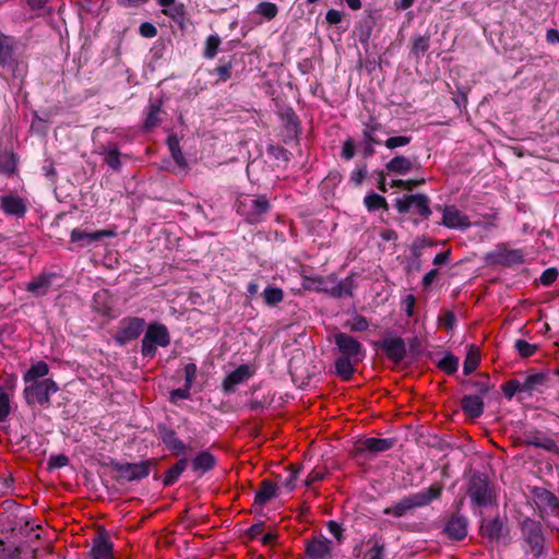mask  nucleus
I'll return each mask as SVG.
<instances>
[{
  "label": "nucleus",
  "instance_id": "nucleus-8",
  "mask_svg": "<svg viewBox=\"0 0 559 559\" xmlns=\"http://www.w3.org/2000/svg\"><path fill=\"white\" fill-rule=\"evenodd\" d=\"M429 203L430 200L426 194H405L395 200L394 206L401 214L413 213L427 219L431 215Z\"/></svg>",
  "mask_w": 559,
  "mask_h": 559
},
{
  "label": "nucleus",
  "instance_id": "nucleus-23",
  "mask_svg": "<svg viewBox=\"0 0 559 559\" xmlns=\"http://www.w3.org/2000/svg\"><path fill=\"white\" fill-rule=\"evenodd\" d=\"M0 207L5 214L16 217H23L27 210L25 201L16 194L1 195Z\"/></svg>",
  "mask_w": 559,
  "mask_h": 559
},
{
  "label": "nucleus",
  "instance_id": "nucleus-6",
  "mask_svg": "<svg viewBox=\"0 0 559 559\" xmlns=\"http://www.w3.org/2000/svg\"><path fill=\"white\" fill-rule=\"evenodd\" d=\"M467 493L472 503L479 508L490 506L495 500L488 476L479 472L472 473Z\"/></svg>",
  "mask_w": 559,
  "mask_h": 559
},
{
  "label": "nucleus",
  "instance_id": "nucleus-21",
  "mask_svg": "<svg viewBox=\"0 0 559 559\" xmlns=\"http://www.w3.org/2000/svg\"><path fill=\"white\" fill-rule=\"evenodd\" d=\"M442 224L448 228L460 229H467L472 226L468 217L463 215L462 212L453 205H447L442 209Z\"/></svg>",
  "mask_w": 559,
  "mask_h": 559
},
{
  "label": "nucleus",
  "instance_id": "nucleus-31",
  "mask_svg": "<svg viewBox=\"0 0 559 559\" xmlns=\"http://www.w3.org/2000/svg\"><path fill=\"white\" fill-rule=\"evenodd\" d=\"M359 359L340 356L335 360V373L345 381L352 379L355 372V365L359 362Z\"/></svg>",
  "mask_w": 559,
  "mask_h": 559
},
{
  "label": "nucleus",
  "instance_id": "nucleus-42",
  "mask_svg": "<svg viewBox=\"0 0 559 559\" xmlns=\"http://www.w3.org/2000/svg\"><path fill=\"white\" fill-rule=\"evenodd\" d=\"M264 302L267 306L274 307L283 301L284 292L280 287L269 285L262 293Z\"/></svg>",
  "mask_w": 559,
  "mask_h": 559
},
{
  "label": "nucleus",
  "instance_id": "nucleus-61",
  "mask_svg": "<svg viewBox=\"0 0 559 559\" xmlns=\"http://www.w3.org/2000/svg\"><path fill=\"white\" fill-rule=\"evenodd\" d=\"M559 273L556 267L546 269L540 275V283L544 286H550L558 277Z\"/></svg>",
  "mask_w": 559,
  "mask_h": 559
},
{
  "label": "nucleus",
  "instance_id": "nucleus-15",
  "mask_svg": "<svg viewBox=\"0 0 559 559\" xmlns=\"http://www.w3.org/2000/svg\"><path fill=\"white\" fill-rule=\"evenodd\" d=\"M395 444V439L393 438H366L358 440L355 444V455L362 456L366 452H370L372 454L385 452L391 450Z\"/></svg>",
  "mask_w": 559,
  "mask_h": 559
},
{
  "label": "nucleus",
  "instance_id": "nucleus-57",
  "mask_svg": "<svg viewBox=\"0 0 559 559\" xmlns=\"http://www.w3.org/2000/svg\"><path fill=\"white\" fill-rule=\"evenodd\" d=\"M10 411L9 395L0 388V423L9 416Z\"/></svg>",
  "mask_w": 559,
  "mask_h": 559
},
{
  "label": "nucleus",
  "instance_id": "nucleus-14",
  "mask_svg": "<svg viewBox=\"0 0 559 559\" xmlns=\"http://www.w3.org/2000/svg\"><path fill=\"white\" fill-rule=\"evenodd\" d=\"M17 66L14 38L0 31V67L15 76Z\"/></svg>",
  "mask_w": 559,
  "mask_h": 559
},
{
  "label": "nucleus",
  "instance_id": "nucleus-40",
  "mask_svg": "<svg viewBox=\"0 0 559 559\" xmlns=\"http://www.w3.org/2000/svg\"><path fill=\"white\" fill-rule=\"evenodd\" d=\"M548 377L544 372L533 373L525 377L522 382L523 392H532L544 385Z\"/></svg>",
  "mask_w": 559,
  "mask_h": 559
},
{
  "label": "nucleus",
  "instance_id": "nucleus-22",
  "mask_svg": "<svg viewBox=\"0 0 559 559\" xmlns=\"http://www.w3.org/2000/svg\"><path fill=\"white\" fill-rule=\"evenodd\" d=\"M381 348L384 350L388 359L399 364L406 356V346L402 337H385L381 343Z\"/></svg>",
  "mask_w": 559,
  "mask_h": 559
},
{
  "label": "nucleus",
  "instance_id": "nucleus-26",
  "mask_svg": "<svg viewBox=\"0 0 559 559\" xmlns=\"http://www.w3.org/2000/svg\"><path fill=\"white\" fill-rule=\"evenodd\" d=\"M17 164V154L8 146H0V173L7 177H12L16 174Z\"/></svg>",
  "mask_w": 559,
  "mask_h": 559
},
{
  "label": "nucleus",
  "instance_id": "nucleus-10",
  "mask_svg": "<svg viewBox=\"0 0 559 559\" xmlns=\"http://www.w3.org/2000/svg\"><path fill=\"white\" fill-rule=\"evenodd\" d=\"M146 322L143 318L126 317L119 322L118 331L114 335L115 342L123 346L136 340L145 330Z\"/></svg>",
  "mask_w": 559,
  "mask_h": 559
},
{
  "label": "nucleus",
  "instance_id": "nucleus-49",
  "mask_svg": "<svg viewBox=\"0 0 559 559\" xmlns=\"http://www.w3.org/2000/svg\"><path fill=\"white\" fill-rule=\"evenodd\" d=\"M344 326L350 332H365L369 328V322L365 317L356 314L353 320L346 321Z\"/></svg>",
  "mask_w": 559,
  "mask_h": 559
},
{
  "label": "nucleus",
  "instance_id": "nucleus-28",
  "mask_svg": "<svg viewBox=\"0 0 559 559\" xmlns=\"http://www.w3.org/2000/svg\"><path fill=\"white\" fill-rule=\"evenodd\" d=\"M461 408L471 418H478L484 413V401L478 394L464 395Z\"/></svg>",
  "mask_w": 559,
  "mask_h": 559
},
{
  "label": "nucleus",
  "instance_id": "nucleus-48",
  "mask_svg": "<svg viewBox=\"0 0 559 559\" xmlns=\"http://www.w3.org/2000/svg\"><path fill=\"white\" fill-rule=\"evenodd\" d=\"M499 262L503 265L521 264L524 262L523 254L520 250H504L500 254Z\"/></svg>",
  "mask_w": 559,
  "mask_h": 559
},
{
  "label": "nucleus",
  "instance_id": "nucleus-39",
  "mask_svg": "<svg viewBox=\"0 0 559 559\" xmlns=\"http://www.w3.org/2000/svg\"><path fill=\"white\" fill-rule=\"evenodd\" d=\"M266 152L278 163H287L290 157V153L282 145L281 142H267Z\"/></svg>",
  "mask_w": 559,
  "mask_h": 559
},
{
  "label": "nucleus",
  "instance_id": "nucleus-16",
  "mask_svg": "<svg viewBox=\"0 0 559 559\" xmlns=\"http://www.w3.org/2000/svg\"><path fill=\"white\" fill-rule=\"evenodd\" d=\"M144 121L143 129L151 131L162 124L167 118V112L163 108L162 99H150L148 104L144 108Z\"/></svg>",
  "mask_w": 559,
  "mask_h": 559
},
{
  "label": "nucleus",
  "instance_id": "nucleus-63",
  "mask_svg": "<svg viewBox=\"0 0 559 559\" xmlns=\"http://www.w3.org/2000/svg\"><path fill=\"white\" fill-rule=\"evenodd\" d=\"M190 390L186 384L182 388L175 389L170 392V402L177 403L178 400H188L190 397Z\"/></svg>",
  "mask_w": 559,
  "mask_h": 559
},
{
  "label": "nucleus",
  "instance_id": "nucleus-47",
  "mask_svg": "<svg viewBox=\"0 0 559 559\" xmlns=\"http://www.w3.org/2000/svg\"><path fill=\"white\" fill-rule=\"evenodd\" d=\"M104 162L112 168L115 171H119L121 168V153L117 148L105 150L103 152Z\"/></svg>",
  "mask_w": 559,
  "mask_h": 559
},
{
  "label": "nucleus",
  "instance_id": "nucleus-62",
  "mask_svg": "<svg viewBox=\"0 0 559 559\" xmlns=\"http://www.w3.org/2000/svg\"><path fill=\"white\" fill-rule=\"evenodd\" d=\"M69 457L64 454L51 455L48 461V467L50 469L61 468L69 464Z\"/></svg>",
  "mask_w": 559,
  "mask_h": 559
},
{
  "label": "nucleus",
  "instance_id": "nucleus-9",
  "mask_svg": "<svg viewBox=\"0 0 559 559\" xmlns=\"http://www.w3.org/2000/svg\"><path fill=\"white\" fill-rule=\"evenodd\" d=\"M155 465L154 460H146L139 463H120L111 461V468L119 474V478L127 481L141 480L148 476L151 466Z\"/></svg>",
  "mask_w": 559,
  "mask_h": 559
},
{
  "label": "nucleus",
  "instance_id": "nucleus-32",
  "mask_svg": "<svg viewBox=\"0 0 559 559\" xmlns=\"http://www.w3.org/2000/svg\"><path fill=\"white\" fill-rule=\"evenodd\" d=\"M277 485L270 479H263L260 489L255 492L254 503L264 506L276 496Z\"/></svg>",
  "mask_w": 559,
  "mask_h": 559
},
{
  "label": "nucleus",
  "instance_id": "nucleus-2",
  "mask_svg": "<svg viewBox=\"0 0 559 559\" xmlns=\"http://www.w3.org/2000/svg\"><path fill=\"white\" fill-rule=\"evenodd\" d=\"M522 549L525 555L539 559L547 554V539L539 521L525 518L520 523Z\"/></svg>",
  "mask_w": 559,
  "mask_h": 559
},
{
  "label": "nucleus",
  "instance_id": "nucleus-53",
  "mask_svg": "<svg viewBox=\"0 0 559 559\" xmlns=\"http://www.w3.org/2000/svg\"><path fill=\"white\" fill-rule=\"evenodd\" d=\"M233 62L229 60L223 64L217 66L214 69V73L217 74L216 83H223L231 78Z\"/></svg>",
  "mask_w": 559,
  "mask_h": 559
},
{
  "label": "nucleus",
  "instance_id": "nucleus-1",
  "mask_svg": "<svg viewBox=\"0 0 559 559\" xmlns=\"http://www.w3.org/2000/svg\"><path fill=\"white\" fill-rule=\"evenodd\" d=\"M442 493V485L433 484L419 492H414L403 497L394 504L385 508L383 514L394 518H403L416 508L428 506L431 501L438 499Z\"/></svg>",
  "mask_w": 559,
  "mask_h": 559
},
{
  "label": "nucleus",
  "instance_id": "nucleus-60",
  "mask_svg": "<svg viewBox=\"0 0 559 559\" xmlns=\"http://www.w3.org/2000/svg\"><path fill=\"white\" fill-rule=\"evenodd\" d=\"M198 368L193 362H189L185 366V384L188 388H192L197 378Z\"/></svg>",
  "mask_w": 559,
  "mask_h": 559
},
{
  "label": "nucleus",
  "instance_id": "nucleus-35",
  "mask_svg": "<svg viewBox=\"0 0 559 559\" xmlns=\"http://www.w3.org/2000/svg\"><path fill=\"white\" fill-rule=\"evenodd\" d=\"M188 465V460L186 457L179 459L165 474L163 479V484L165 487L174 485L180 475L185 472Z\"/></svg>",
  "mask_w": 559,
  "mask_h": 559
},
{
  "label": "nucleus",
  "instance_id": "nucleus-41",
  "mask_svg": "<svg viewBox=\"0 0 559 559\" xmlns=\"http://www.w3.org/2000/svg\"><path fill=\"white\" fill-rule=\"evenodd\" d=\"M222 39L217 34H212L206 37L204 49L202 52L203 58L207 60L214 59L217 53L221 46Z\"/></svg>",
  "mask_w": 559,
  "mask_h": 559
},
{
  "label": "nucleus",
  "instance_id": "nucleus-54",
  "mask_svg": "<svg viewBox=\"0 0 559 559\" xmlns=\"http://www.w3.org/2000/svg\"><path fill=\"white\" fill-rule=\"evenodd\" d=\"M504 396L511 400L516 392H523L522 382L518 379H511L502 385Z\"/></svg>",
  "mask_w": 559,
  "mask_h": 559
},
{
  "label": "nucleus",
  "instance_id": "nucleus-25",
  "mask_svg": "<svg viewBox=\"0 0 559 559\" xmlns=\"http://www.w3.org/2000/svg\"><path fill=\"white\" fill-rule=\"evenodd\" d=\"M535 503L540 511L555 513L559 509V499L545 488H534Z\"/></svg>",
  "mask_w": 559,
  "mask_h": 559
},
{
  "label": "nucleus",
  "instance_id": "nucleus-43",
  "mask_svg": "<svg viewBox=\"0 0 559 559\" xmlns=\"http://www.w3.org/2000/svg\"><path fill=\"white\" fill-rule=\"evenodd\" d=\"M412 160L404 156H396L386 164V168L390 171H394L401 175L408 173L412 169Z\"/></svg>",
  "mask_w": 559,
  "mask_h": 559
},
{
  "label": "nucleus",
  "instance_id": "nucleus-50",
  "mask_svg": "<svg viewBox=\"0 0 559 559\" xmlns=\"http://www.w3.org/2000/svg\"><path fill=\"white\" fill-rule=\"evenodd\" d=\"M514 347L518 350V353L520 354V356L523 358L533 356L535 354V352L537 350V345L531 344V343L526 342L525 340H521V338L515 341Z\"/></svg>",
  "mask_w": 559,
  "mask_h": 559
},
{
  "label": "nucleus",
  "instance_id": "nucleus-37",
  "mask_svg": "<svg viewBox=\"0 0 559 559\" xmlns=\"http://www.w3.org/2000/svg\"><path fill=\"white\" fill-rule=\"evenodd\" d=\"M49 373V366L45 361H37L32 365L31 368L24 374L25 383L40 381V378L46 377Z\"/></svg>",
  "mask_w": 559,
  "mask_h": 559
},
{
  "label": "nucleus",
  "instance_id": "nucleus-56",
  "mask_svg": "<svg viewBox=\"0 0 559 559\" xmlns=\"http://www.w3.org/2000/svg\"><path fill=\"white\" fill-rule=\"evenodd\" d=\"M328 471L325 467H316L309 473L307 479L305 480V485L307 487H311L314 483L322 480Z\"/></svg>",
  "mask_w": 559,
  "mask_h": 559
},
{
  "label": "nucleus",
  "instance_id": "nucleus-7",
  "mask_svg": "<svg viewBox=\"0 0 559 559\" xmlns=\"http://www.w3.org/2000/svg\"><path fill=\"white\" fill-rule=\"evenodd\" d=\"M59 391L58 384L52 379H43L27 383L23 391L25 402L28 406L36 404L48 407L50 405V395Z\"/></svg>",
  "mask_w": 559,
  "mask_h": 559
},
{
  "label": "nucleus",
  "instance_id": "nucleus-55",
  "mask_svg": "<svg viewBox=\"0 0 559 559\" xmlns=\"http://www.w3.org/2000/svg\"><path fill=\"white\" fill-rule=\"evenodd\" d=\"M481 221L475 222V226L483 227L485 229H492L497 227L496 221L498 219V213L491 212L488 214L481 215Z\"/></svg>",
  "mask_w": 559,
  "mask_h": 559
},
{
  "label": "nucleus",
  "instance_id": "nucleus-13",
  "mask_svg": "<svg viewBox=\"0 0 559 559\" xmlns=\"http://www.w3.org/2000/svg\"><path fill=\"white\" fill-rule=\"evenodd\" d=\"M305 555L308 559H332L333 543L323 535L313 536L306 542Z\"/></svg>",
  "mask_w": 559,
  "mask_h": 559
},
{
  "label": "nucleus",
  "instance_id": "nucleus-36",
  "mask_svg": "<svg viewBox=\"0 0 559 559\" xmlns=\"http://www.w3.org/2000/svg\"><path fill=\"white\" fill-rule=\"evenodd\" d=\"M480 362V350L475 345H469L463 364V372L468 376L474 372Z\"/></svg>",
  "mask_w": 559,
  "mask_h": 559
},
{
  "label": "nucleus",
  "instance_id": "nucleus-38",
  "mask_svg": "<svg viewBox=\"0 0 559 559\" xmlns=\"http://www.w3.org/2000/svg\"><path fill=\"white\" fill-rule=\"evenodd\" d=\"M51 283L50 275H40L27 284V290L36 296H43L47 293Z\"/></svg>",
  "mask_w": 559,
  "mask_h": 559
},
{
  "label": "nucleus",
  "instance_id": "nucleus-45",
  "mask_svg": "<svg viewBox=\"0 0 559 559\" xmlns=\"http://www.w3.org/2000/svg\"><path fill=\"white\" fill-rule=\"evenodd\" d=\"M364 203L370 212L377 211L379 209L388 210L386 200L382 195L374 192L367 194L364 199Z\"/></svg>",
  "mask_w": 559,
  "mask_h": 559
},
{
  "label": "nucleus",
  "instance_id": "nucleus-52",
  "mask_svg": "<svg viewBox=\"0 0 559 559\" xmlns=\"http://www.w3.org/2000/svg\"><path fill=\"white\" fill-rule=\"evenodd\" d=\"M167 144H168L169 151H170L171 156H173L174 160L176 162V164L182 168L187 167L188 164L182 154V148L179 145L180 142H167Z\"/></svg>",
  "mask_w": 559,
  "mask_h": 559
},
{
  "label": "nucleus",
  "instance_id": "nucleus-33",
  "mask_svg": "<svg viewBox=\"0 0 559 559\" xmlns=\"http://www.w3.org/2000/svg\"><path fill=\"white\" fill-rule=\"evenodd\" d=\"M411 53L420 59L430 48V34H415L412 36Z\"/></svg>",
  "mask_w": 559,
  "mask_h": 559
},
{
  "label": "nucleus",
  "instance_id": "nucleus-30",
  "mask_svg": "<svg viewBox=\"0 0 559 559\" xmlns=\"http://www.w3.org/2000/svg\"><path fill=\"white\" fill-rule=\"evenodd\" d=\"M504 525L502 520L499 516H496L489 521H483L480 526L481 536L490 539V540H499L503 535Z\"/></svg>",
  "mask_w": 559,
  "mask_h": 559
},
{
  "label": "nucleus",
  "instance_id": "nucleus-18",
  "mask_svg": "<svg viewBox=\"0 0 559 559\" xmlns=\"http://www.w3.org/2000/svg\"><path fill=\"white\" fill-rule=\"evenodd\" d=\"M278 117L288 139L297 140L301 132L300 120L295 110L289 106H282L278 109Z\"/></svg>",
  "mask_w": 559,
  "mask_h": 559
},
{
  "label": "nucleus",
  "instance_id": "nucleus-51",
  "mask_svg": "<svg viewBox=\"0 0 559 559\" xmlns=\"http://www.w3.org/2000/svg\"><path fill=\"white\" fill-rule=\"evenodd\" d=\"M162 13L174 20L175 22H182L185 17V5L182 3L174 4L162 10Z\"/></svg>",
  "mask_w": 559,
  "mask_h": 559
},
{
  "label": "nucleus",
  "instance_id": "nucleus-29",
  "mask_svg": "<svg viewBox=\"0 0 559 559\" xmlns=\"http://www.w3.org/2000/svg\"><path fill=\"white\" fill-rule=\"evenodd\" d=\"M216 465V457L209 451L199 452L191 461L193 472L199 476L213 469Z\"/></svg>",
  "mask_w": 559,
  "mask_h": 559
},
{
  "label": "nucleus",
  "instance_id": "nucleus-17",
  "mask_svg": "<svg viewBox=\"0 0 559 559\" xmlns=\"http://www.w3.org/2000/svg\"><path fill=\"white\" fill-rule=\"evenodd\" d=\"M377 14L378 11L376 9H366L357 21L355 31L361 45L369 44L372 32L377 25Z\"/></svg>",
  "mask_w": 559,
  "mask_h": 559
},
{
  "label": "nucleus",
  "instance_id": "nucleus-34",
  "mask_svg": "<svg viewBox=\"0 0 559 559\" xmlns=\"http://www.w3.org/2000/svg\"><path fill=\"white\" fill-rule=\"evenodd\" d=\"M525 443L550 452L557 450L556 442L551 438L545 437L539 432H531L526 435Z\"/></svg>",
  "mask_w": 559,
  "mask_h": 559
},
{
  "label": "nucleus",
  "instance_id": "nucleus-5",
  "mask_svg": "<svg viewBox=\"0 0 559 559\" xmlns=\"http://www.w3.org/2000/svg\"><path fill=\"white\" fill-rule=\"evenodd\" d=\"M169 344L170 334L167 326L158 322L150 323L142 340L141 354L145 358H153L157 346L167 347Z\"/></svg>",
  "mask_w": 559,
  "mask_h": 559
},
{
  "label": "nucleus",
  "instance_id": "nucleus-4",
  "mask_svg": "<svg viewBox=\"0 0 559 559\" xmlns=\"http://www.w3.org/2000/svg\"><path fill=\"white\" fill-rule=\"evenodd\" d=\"M270 209L271 205L265 195H242L236 204L237 213L249 224L262 222Z\"/></svg>",
  "mask_w": 559,
  "mask_h": 559
},
{
  "label": "nucleus",
  "instance_id": "nucleus-46",
  "mask_svg": "<svg viewBox=\"0 0 559 559\" xmlns=\"http://www.w3.org/2000/svg\"><path fill=\"white\" fill-rule=\"evenodd\" d=\"M254 12L263 16L266 21H271L277 15L278 8L273 2L262 1L255 7Z\"/></svg>",
  "mask_w": 559,
  "mask_h": 559
},
{
  "label": "nucleus",
  "instance_id": "nucleus-64",
  "mask_svg": "<svg viewBox=\"0 0 559 559\" xmlns=\"http://www.w3.org/2000/svg\"><path fill=\"white\" fill-rule=\"evenodd\" d=\"M139 33L144 38H154L157 35V28L150 22H143L139 27Z\"/></svg>",
  "mask_w": 559,
  "mask_h": 559
},
{
  "label": "nucleus",
  "instance_id": "nucleus-44",
  "mask_svg": "<svg viewBox=\"0 0 559 559\" xmlns=\"http://www.w3.org/2000/svg\"><path fill=\"white\" fill-rule=\"evenodd\" d=\"M438 368L448 374H453L459 368V358L452 353L445 354V356L438 361Z\"/></svg>",
  "mask_w": 559,
  "mask_h": 559
},
{
  "label": "nucleus",
  "instance_id": "nucleus-19",
  "mask_svg": "<svg viewBox=\"0 0 559 559\" xmlns=\"http://www.w3.org/2000/svg\"><path fill=\"white\" fill-rule=\"evenodd\" d=\"M91 559H115L114 545L109 540L105 530L100 531L93 539V545L88 551Z\"/></svg>",
  "mask_w": 559,
  "mask_h": 559
},
{
  "label": "nucleus",
  "instance_id": "nucleus-20",
  "mask_svg": "<svg viewBox=\"0 0 559 559\" xmlns=\"http://www.w3.org/2000/svg\"><path fill=\"white\" fill-rule=\"evenodd\" d=\"M443 533L455 542L464 539L467 535V520L459 513L451 515L444 525Z\"/></svg>",
  "mask_w": 559,
  "mask_h": 559
},
{
  "label": "nucleus",
  "instance_id": "nucleus-59",
  "mask_svg": "<svg viewBox=\"0 0 559 559\" xmlns=\"http://www.w3.org/2000/svg\"><path fill=\"white\" fill-rule=\"evenodd\" d=\"M468 384L473 386L481 395L487 394L491 389L489 378L487 376H483L481 380L469 381Z\"/></svg>",
  "mask_w": 559,
  "mask_h": 559
},
{
  "label": "nucleus",
  "instance_id": "nucleus-24",
  "mask_svg": "<svg viewBox=\"0 0 559 559\" xmlns=\"http://www.w3.org/2000/svg\"><path fill=\"white\" fill-rule=\"evenodd\" d=\"M251 377L249 366L240 365L234 371L225 377L222 383L223 391L225 393H233L236 391V386L243 383Z\"/></svg>",
  "mask_w": 559,
  "mask_h": 559
},
{
  "label": "nucleus",
  "instance_id": "nucleus-12",
  "mask_svg": "<svg viewBox=\"0 0 559 559\" xmlns=\"http://www.w3.org/2000/svg\"><path fill=\"white\" fill-rule=\"evenodd\" d=\"M334 342L341 353V356L359 360L364 359L365 348L362 344L352 335L338 332L334 335Z\"/></svg>",
  "mask_w": 559,
  "mask_h": 559
},
{
  "label": "nucleus",
  "instance_id": "nucleus-27",
  "mask_svg": "<svg viewBox=\"0 0 559 559\" xmlns=\"http://www.w3.org/2000/svg\"><path fill=\"white\" fill-rule=\"evenodd\" d=\"M114 233L110 230H97L94 233H87L75 228L71 231V241L80 243L81 247H86L93 242L99 241L105 237L112 236Z\"/></svg>",
  "mask_w": 559,
  "mask_h": 559
},
{
  "label": "nucleus",
  "instance_id": "nucleus-3",
  "mask_svg": "<svg viewBox=\"0 0 559 559\" xmlns=\"http://www.w3.org/2000/svg\"><path fill=\"white\" fill-rule=\"evenodd\" d=\"M302 286L305 289L325 293L333 298L353 296L354 281L352 277L337 281L334 275L326 277H305Z\"/></svg>",
  "mask_w": 559,
  "mask_h": 559
},
{
  "label": "nucleus",
  "instance_id": "nucleus-58",
  "mask_svg": "<svg viewBox=\"0 0 559 559\" xmlns=\"http://www.w3.org/2000/svg\"><path fill=\"white\" fill-rule=\"evenodd\" d=\"M385 547L379 539L374 540L373 547L368 551L365 559H383Z\"/></svg>",
  "mask_w": 559,
  "mask_h": 559
},
{
  "label": "nucleus",
  "instance_id": "nucleus-11",
  "mask_svg": "<svg viewBox=\"0 0 559 559\" xmlns=\"http://www.w3.org/2000/svg\"><path fill=\"white\" fill-rule=\"evenodd\" d=\"M156 433L167 450L174 455L185 456L189 451V445L178 438L177 432L165 424L156 425Z\"/></svg>",
  "mask_w": 559,
  "mask_h": 559
}]
</instances>
